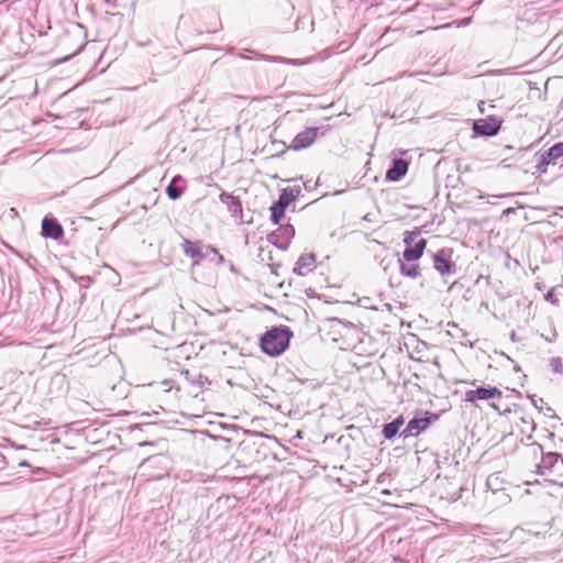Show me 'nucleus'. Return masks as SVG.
<instances>
[{
    "label": "nucleus",
    "instance_id": "obj_1",
    "mask_svg": "<svg viewBox=\"0 0 563 563\" xmlns=\"http://www.w3.org/2000/svg\"><path fill=\"white\" fill-rule=\"evenodd\" d=\"M292 331L287 325H274L260 336V347L269 356L282 355L290 344Z\"/></svg>",
    "mask_w": 563,
    "mask_h": 563
},
{
    "label": "nucleus",
    "instance_id": "obj_2",
    "mask_svg": "<svg viewBox=\"0 0 563 563\" xmlns=\"http://www.w3.org/2000/svg\"><path fill=\"white\" fill-rule=\"evenodd\" d=\"M301 194L300 186H289L282 189L278 199L271 206V220L274 224H278L285 217L288 206L295 201Z\"/></svg>",
    "mask_w": 563,
    "mask_h": 563
},
{
    "label": "nucleus",
    "instance_id": "obj_3",
    "mask_svg": "<svg viewBox=\"0 0 563 563\" xmlns=\"http://www.w3.org/2000/svg\"><path fill=\"white\" fill-rule=\"evenodd\" d=\"M439 419L437 413L424 411L422 416H415L400 432L404 438L417 437Z\"/></svg>",
    "mask_w": 563,
    "mask_h": 563
},
{
    "label": "nucleus",
    "instance_id": "obj_4",
    "mask_svg": "<svg viewBox=\"0 0 563 563\" xmlns=\"http://www.w3.org/2000/svg\"><path fill=\"white\" fill-rule=\"evenodd\" d=\"M452 249L443 247L435 253H432L433 268L442 276L455 275L457 266L452 261Z\"/></svg>",
    "mask_w": 563,
    "mask_h": 563
},
{
    "label": "nucleus",
    "instance_id": "obj_5",
    "mask_svg": "<svg viewBox=\"0 0 563 563\" xmlns=\"http://www.w3.org/2000/svg\"><path fill=\"white\" fill-rule=\"evenodd\" d=\"M561 157H563V142H558L541 153L536 166L537 172L539 174L547 173L548 166L551 165L552 167H555L558 165V159Z\"/></svg>",
    "mask_w": 563,
    "mask_h": 563
},
{
    "label": "nucleus",
    "instance_id": "obj_6",
    "mask_svg": "<svg viewBox=\"0 0 563 563\" xmlns=\"http://www.w3.org/2000/svg\"><path fill=\"white\" fill-rule=\"evenodd\" d=\"M501 128V121L497 118L489 115L474 122L473 132L478 136H494Z\"/></svg>",
    "mask_w": 563,
    "mask_h": 563
},
{
    "label": "nucleus",
    "instance_id": "obj_7",
    "mask_svg": "<svg viewBox=\"0 0 563 563\" xmlns=\"http://www.w3.org/2000/svg\"><path fill=\"white\" fill-rule=\"evenodd\" d=\"M501 390L495 386H478L475 389L465 393V401L475 402L476 400H489L494 398H501Z\"/></svg>",
    "mask_w": 563,
    "mask_h": 563
},
{
    "label": "nucleus",
    "instance_id": "obj_8",
    "mask_svg": "<svg viewBox=\"0 0 563 563\" xmlns=\"http://www.w3.org/2000/svg\"><path fill=\"white\" fill-rule=\"evenodd\" d=\"M320 128H307L306 130L299 132L291 141L288 146L289 150L292 151H301L311 146L319 134Z\"/></svg>",
    "mask_w": 563,
    "mask_h": 563
},
{
    "label": "nucleus",
    "instance_id": "obj_9",
    "mask_svg": "<svg viewBox=\"0 0 563 563\" xmlns=\"http://www.w3.org/2000/svg\"><path fill=\"white\" fill-rule=\"evenodd\" d=\"M295 236V228L291 224L279 227L268 235V240L279 250L286 251L291 239Z\"/></svg>",
    "mask_w": 563,
    "mask_h": 563
},
{
    "label": "nucleus",
    "instance_id": "obj_10",
    "mask_svg": "<svg viewBox=\"0 0 563 563\" xmlns=\"http://www.w3.org/2000/svg\"><path fill=\"white\" fill-rule=\"evenodd\" d=\"M41 233L46 239L59 241L64 236V229L55 218L46 216L42 220Z\"/></svg>",
    "mask_w": 563,
    "mask_h": 563
},
{
    "label": "nucleus",
    "instance_id": "obj_11",
    "mask_svg": "<svg viewBox=\"0 0 563 563\" xmlns=\"http://www.w3.org/2000/svg\"><path fill=\"white\" fill-rule=\"evenodd\" d=\"M219 199L223 205L227 206V210L231 214V217L235 219L239 218L242 223L245 222L243 220L242 202L239 197H235L230 192L223 191L220 194Z\"/></svg>",
    "mask_w": 563,
    "mask_h": 563
},
{
    "label": "nucleus",
    "instance_id": "obj_12",
    "mask_svg": "<svg viewBox=\"0 0 563 563\" xmlns=\"http://www.w3.org/2000/svg\"><path fill=\"white\" fill-rule=\"evenodd\" d=\"M181 247L186 256L194 258V265L199 264L202 260L208 257V254L202 252L200 241L192 242L184 239Z\"/></svg>",
    "mask_w": 563,
    "mask_h": 563
},
{
    "label": "nucleus",
    "instance_id": "obj_13",
    "mask_svg": "<svg viewBox=\"0 0 563 563\" xmlns=\"http://www.w3.org/2000/svg\"><path fill=\"white\" fill-rule=\"evenodd\" d=\"M409 163L402 158H394L390 167L386 172V179L389 181H399L408 172Z\"/></svg>",
    "mask_w": 563,
    "mask_h": 563
},
{
    "label": "nucleus",
    "instance_id": "obj_14",
    "mask_svg": "<svg viewBox=\"0 0 563 563\" xmlns=\"http://www.w3.org/2000/svg\"><path fill=\"white\" fill-rule=\"evenodd\" d=\"M427 246V240L426 239H418L417 242H415L411 245H405V250L402 252V258L406 262H417L424 253Z\"/></svg>",
    "mask_w": 563,
    "mask_h": 563
},
{
    "label": "nucleus",
    "instance_id": "obj_15",
    "mask_svg": "<svg viewBox=\"0 0 563 563\" xmlns=\"http://www.w3.org/2000/svg\"><path fill=\"white\" fill-rule=\"evenodd\" d=\"M561 462L563 464V457L558 452H548L542 454L541 463L538 465V474L544 475L545 472H553Z\"/></svg>",
    "mask_w": 563,
    "mask_h": 563
},
{
    "label": "nucleus",
    "instance_id": "obj_16",
    "mask_svg": "<svg viewBox=\"0 0 563 563\" xmlns=\"http://www.w3.org/2000/svg\"><path fill=\"white\" fill-rule=\"evenodd\" d=\"M316 255L313 253L302 254L294 267V273L299 276H305L312 272L314 268Z\"/></svg>",
    "mask_w": 563,
    "mask_h": 563
},
{
    "label": "nucleus",
    "instance_id": "obj_17",
    "mask_svg": "<svg viewBox=\"0 0 563 563\" xmlns=\"http://www.w3.org/2000/svg\"><path fill=\"white\" fill-rule=\"evenodd\" d=\"M405 419L402 416H398L393 421L385 423L382 429V434L386 440H391L398 433L400 428L404 426Z\"/></svg>",
    "mask_w": 563,
    "mask_h": 563
},
{
    "label": "nucleus",
    "instance_id": "obj_18",
    "mask_svg": "<svg viewBox=\"0 0 563 563\" xmlns=\"http://www.w3.org/2000/svg\"><path fill=\"white\" fill-rule=\"evenodd\" d=\"M184 179L181 176H175L166 187V195L169 199L176 200L181 197L185 187L181 185Z\"/></svg>",
    "mask_w": 563,
    "mask_h": 563
},
{
    "label": "nucleus",
    "instance_id": "obj_19",
    "mask_svg": "<svg viewBox=\"0 0 563 563\" xmlns=\"http://www.w3.org/2000/svg\"><path fill=\"white\" fill-rule=\"evenodd\" d=\"M399 271L402 276L409 278H417L420 276V266L416 262H406L404 258H398Z\"/></svg>",
    "mask_w": 563,
    "mask_h": 563
},
{
    "label": "nucleus",
    "instance_id": "obj_20",
    "mask_svg": "<svg viewBox=\"0 0 563 563\" xmlns=\"http://www.w3.org/2000/svg\"><path fill=\"white\" fill-rule=\"evenodd\" d=\"M420 236V229L416 228L413 231H405L404 232V244L411 245L417 242Z\"/></svg>",
    "mask_w": 563,
    "mask_h": 563
},
{
    "label": "nucleus",
    "instance_id": "obj_21",
    "mask_svg": "<svg viewBox=\"0 0 563 563\" xmlns=\"http://www.w3.org/2000/svg\"><path fill=\"white\" fill-rule=\"evenodd\" d=\"M264 59L271 60V62H280V63L288 64V65H303L307 63L301 59H290V58H285V57H272V56H264Z\"/></svg>",
    "mask_w": 563,
    "mask_h": 563
},
{
    "label": "nucleus",
    "instance_id": "obj_22",
    "mask_svg": "<svg viewBox=\"0 0 563 563\" xmlns=\"http://www.w3.org/2000/svg\"><path fill=\"white\" fill-rule=\"evenodd\" d=\"M550 366L554 373H562L563 364L561 357H552L550 360Z\"/></svg>",
    "mask_w": 563,
    "mask_h": 563
},
{
    "label": "nucleus",
    "instance_id": "obj_23",
    "mask_svg": "<svg viewBox=\"0 0 563 563\" xmlns=\"http://www.w3.org/2000/svg\"><path fill=\"white\" fill-rule=\"evenodd\" d=\"M306 22H308V23H309V25H310L311 30L313 29V24H314V23H313V20H312V19H310V18H300V19H298V20H297V22H296V27H297V30L303 29V27H305Z\"/></svg>",
    "mask_w": 563,
    "mask_h": 563
},
{
    "label": "nucleus",
    "instance_id": "obj_24",
    "mask_svg": "<svg viewBox=\"0 0 563 563\" xmlns=\"http://www.w3.org/2000/svg\"><path fill=\"white\" fill-rule=\"evenodd\" d=\"M208 251L211 252L216 258H217V264H222L224 262V257L223 255H221L217 249L212 247V246H208Z\"/></svg>",
    "mask_w": 563,
    "mask_h": 563
},
{
    "label": "nucleus",
    "instance_id": "obj_25",
    "mask_svg": "<svg viewBox=\"0 0 563 563\" xmlns=\"http://www.w3.org/2000/svg\"><path fill=\"white\" fill-rule=\"evenodd\" d=\"M393 263V258L390 257H384L380 260L379 262V266L384 269V271H387V268L389 267V265Z\"/></svg>",
    "mask_w": 563,
    "mask_h": 563
},
{
    "label": "nucleus",
    "instance_id": "obj_26",
    "mask_svg": "<svg viewBox=\"0 0 563 563\" xmlns=\"http://www.w3.org/2000/svg\"><path fill=\"white\" fill-rule=\"evenodd\" d=\"M545 299L548 301H550L551 303H558V298L555 297L554 295V291L553 290H550L547 295H545Z\"/></svg>",
    "mask_w": 563,
    "mask_h": 563
},
{
    "label": "nucleus",
    "instance_id": "obj_27",
    "mask_svg": "<svg viewBox=\"0 0 563 563\" xmlns=\"http://www.w3.org/2000/svg\"><path fill=\"white\" fill-rule=\"evenodd\" d=\"M529 398L531 399L532 405H533L536 408H540L539 402H540V404H543V399H542V398L537 399L534 395H533V396H529Z\"/></svg>",
    "mask_w": 563,
    "mask_h": 563
},
{
    "label": "nucleus",
    "instance_id": "obj_28",
    "mask_svg": "<svg viewBox=\"0 0 563 563\" xmlns=\"http://www.w3.org/2000/svg\"><path fill=\"white\" fill-rule=\"evenodd\" d=\"M208 378L206 376H202L201 374L198 375L197 380H192L194 384H197L199 386H202L205 382H207Z\"/></svg>",
    "mask_w": 563,
    "mask_h": 563
},
{
    "label": "nucleus",
    "instance_id": "obj_29",
    "mask_svg": "<svg viewBox=\"0 0 563 563\" xmlns=\"http://www.w3.org/2000/svg\"><path fill=\"white\" fill-rule=\"evenodd\" d=\"M515 212H516V208L509 207V208H507V209H505V210L503 211V216L508 217V216H510V214H512V213H515Z\"/></svg>",
    "mask_w": 563,
    "mask_h": 563
},
{
    "label": "nucleus",
    "instance_id": "obj_30",
    "mask_svg": "<svg viewBox=\"0 0 563 563\" xmlns=\"http://www.w3.org/2000/svg\"><path fill=\"white\" fill-rule=\"evenodd\" d=\"M510 339H511L512 341H517V336H516V332H515V331H512V332H511V334H510Z\"/></svg>",
    "mask_w": 563,
    "mask_h": 563
},
{
    "label": "nucleus",
    "instance_id": "obj_31",
    "mask_svg": "<svg viewBox=\"0 0 563 563\" xmlns=\"http://www.w3.org/2000/svg\"><path fill=\"white\" fill-rule=\"evenodd\" d=\"M19 465L20 466H29V463L26 461H22Z\"/></svg>",
    "mask_w": 563,
    "mask_h": 563
},
{
    "label": "nucleus",
    "instance_id": "obj_32",
    "mask_svg": "<svg viewBox=\"0 0 563 563\" xmlns=\"http://www.w3.org/2000/svg\"><path fill=\"white\" fill-rule=\"evenodd\" d=\"M468 22H470V19L464 20V21H463V24L465 25V24H467Z\"/></svg>",
    "mask_w": 563,
    "mask_h": 563
},
{
    "label": "nucleus",
    "instance_id": "obj_33",
    "mask_svg": "<svg viewBox=\"0 0 563 563\" xmlns=\"http://www.w3.org/2000/svg\"><path fill=\"white\" fill-rule=\"evenodd\" d=\"M493 408H495L496 410H498V407L495 405V404H492L490 405Z\"/></svg>",
    "mask_w": 563,
    "mask_h": 563
},
{
    "label": "nucleus",
    "instance_id": "obj_34",
    "mask_svg": "<svg viewBox=\"0 0 563 563\" xmlns=\"http://www.w3.org/2000/svg\"><path fill=\"white\" fill-rule=\"evenodd\" d=\"M306 189L310 188V184H305Z\"/></svg>",
    "mask_w": 563,
    "mask_h": 563
},
{
    "label": "nucleus",
    "instance_id": "obj_35",
    "mask_svg": "<svg viewBox=\"0 0 563 563\" xmlns=\"http://www.w3.org/2000/svg\"><path fill=\"white\" fill-rule=\"evenodd\" d=\"M560 209L563 211V207H562V208H560Z\"/></svg>",
    "mask_w": 563,
    "mask_h": 563
}]
</instances>
